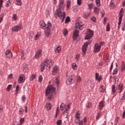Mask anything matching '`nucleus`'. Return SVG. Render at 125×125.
Masks as SVG:
<instances>
[{
	"mask_svg": "<svg viewBox=\"0 0 125 125\" xmlns=\"http://www.w3.org/2000/svg\"><path fill=\"white\" fill-rule=\"evenodd\" d=\"M65 4H64V0H60L59 5V8L57 10L56 15H58V17L62 19V22L64 21L65 19V16H66V14L65 12H63V9Z\"/></svg>",
	"mask_w": 125,
	"mask_h": 125,
	"instance_id": "nucleus-1",
	"label": "nucleus"
},
{
	"mask_svg": "<svg viewBox=\"0 0 125 125\" xmlns=\"http://www.w3.org/2000/svg\"><path fill=\"white\" fill-rule=\"evenodd\" d=\"M55 94V88L52 86H48L46 89L45 96L48 101H53L54 100V95Z\"/></svg>",
	"mask_w": 125,
	"mask_h": 125,
	"instance_id": "nucleus-2",
	"label": "nucleus"
},
{
	"mask_svg": "<svg viewBox=\"0 0 125 125\" xmlns=\"http://www.w3.org/2000/svg\"><path fill=\"white\" fill-rule=\"evenodd\" d=\"M70 107L71 105L67 104L66 105V104L64 103L62 104L60 106L61 110H65L63 112V114L66 119H69L68 116H69V110Z\"/></svg>",
	"mask_w": 125,
	"mask_h": 125,
	"instance_id": "nucleus-3",
	"label": "nucleus"
},
{
	"mask_svg": "<svg viewBox=\"0 0 125 125\" xmlns=\"http://www.w3.org/2000/svg\"><path fill=\"white\" fill-rule=\"evenodd\" d=\"M50 63H52V60L46 59L45 60L44 62L41 64V71L42 72H43L44 70V67L47 66V70L50 69Z\"/></svg>",
	"mask_w": 125,
	"mask_h": 125,
	"instance_id": "nucleus-4",
	"label": "nucleus"
},
{
	"mask_svg": "<svg viewBox=\"0 0 125 125\" xmlns=\"http://www.w3.org/2000/svg\"><path fill=\"white\" fill-rule=\"evenodd\" d=\"M40 25L42 26V29L44 30H50L51 29V23L48 22L47 24H45L43 21H42L40 22Z\"/></svg>",
	"mask_w": 125,
	"mask_h": 125,
	"instance_id": "nucleus-5",
	"label": "nucleus"
},
{
	"mask_svg": "<svg viewBox=\"0 0 125 125\" xmlns=\"http://www.w3.org/2000/svg\"><path fill=\"white\" fill-rule=\"evenodd\" d=\"M90 43H91V41L88 40L87 42H85L83 45L82 48V51L83 55L85 54L86 50H87V46L88 45V44H90Z\"/></svg>",
	"mask_w": 125,
	"mask_h": 125,
	"instance_id": "nucleus-6",
	"label": "nucleus"
},
{
	"mask_svg": "<svg viewBox=\"0 0 125 125\" xmlns=\"http://www.w3.org/2000/svg\"><path fill=\"white\" fill-rule=\"evenodd\" d=\"M75 81V76L74 75L70 76L66 81L67 84L70 85V84H73Z\"/></svg>",
	"mask_w": 125,
	"mask_h": 125,
	"instance_id": "nucleus-7",
	"label": "nucleus"
},
{
	"mask_svg": "<svg viewBox=\"0 0 125 125\" xmlns=\"http://www.w3.org/2000/svg\"><path fill=\"white\" fill-rule=\"evenodd\" d=\"M93 37V31H91L90 29H88L87 31V35L85 37V40H89Z\"/></svg>",
	"mask_w": 125,
	"mask_h": 125,
	"instance_id": "nucleus-8",
	"label": "nucleus"
},
{
	"mask_svg": "<svg viewBox=\"0 0 125 125\" xmlns=\"http://www.w3.org/2000/svg\"><path fill=\"white\" fill-rule=\"evenodd\" d=\"M76 29H79V30H83V23L81 21H78L75 25Z\"/></svg>",
	"mask_w": 125,
	"mask_h": 125,
	"instance_id": "nucleus-9",
	"label": "nucleus"
},
{
	"mask_svg": "<svg viewBox=\"0 0 125 125\" xmlns=\"http://www.w3.org/2000/svg\"><path fill=\"white\" fill-rule=\"evenodd\" d=\"M42 56V50L40 49L35 53V58L36 59H39Z\"/></svg>",
	"mask_w": 125,
	"mask_h": 125,
	"instance_id": "nucleus-10",
	"label": "nucleus"
},
{
	"mask_svg": "<svg viewBox=\"0 0 125 125\" xmlns=\"http://www.w3.org/2000/svg\"><path fill=\"white\" fill-rule=\"evenodd\" d=\"M22 29V25L21 24L16 25L12 28V31L13 32H16V33L20 31Z\"/></svg>",
	"mask_w": 125,
	"mask_h": 125,
	"instance_id": "nucleus-11",
	"label": "nucleus"
},
{
	"mask_svg": "<svg viewBox=\"0 0 125 125\" xmlns=\"http://www.w3.org/2000/svg\"><path fill=\"white\" fill-rule=\"evenodd\" d=\"M101 50V45H100L98 43H96L95 44V46L94 48V52H95V53L99 52V51H100Z\"/></svg>",
	"mask_w": 125,
	"mask_h": 125,
	"instance_id": "nucleus-12",
	"label": "nucleus"
},
{
	"mask_svg": "<svg viewBox=\"0 0 125 125\" xmlns=\"http://www.w3.org/2000/svg\"><path fill=\"white\" fill-rule=\"evenodd\" d=\"M80 117H81V114H80V112L79 111H77L75 115V119L74 120V122L75 124H79L80 123V121H81L80 120Z\"/></svg>",
	"mask_w": 125,
	"mask_h": 125,
	"instance_id": "nucleus-13",
	"label": "nucleus"
},
{
	"mask_svg": "<svg viewBox=\"0 0 125 125\" xmlns=\"http://www.w3.org/2000/svg\"><path fill=\"white\" fill-rule=\"evenodd\" d=\"M5 55L7 58L10 59L12 58V53L10 50H7L5 52Z\"/></svg>",
	"mask_w": 125,
	"mask_h": 125,
	"instance_id": "nucleus-14",
	"label": "nucleus"
},
{
	"mask_svg": "<svg viewBox=\"0 0 125 125\" xmlns=\"http://www.w3.org/2000/svg\"><path fill=\"white\" fill-rule=\"evenodd\" d=\"M79 31L78 29L75 30L73 33V40L74 41H76L78 37H79Z\"/></svg>",
	"mask_w": 125,
	"mask_h": 125,
	"instance_id": "nucleus-15",
	"label": "nucleus"
},
{
	"mask_svg": "<svg viewBox=\"0 0 125 125\" xmlns=\"http://www.w3.org/2000/svg\"><path fill=\"white\" fill-rule=\"evenodd\" d=\"M59 72V67L58 66H54L52 72L53 75H56Z\"/></svg>",
	"mask_w": 125,
	"mask_h": 125,
	"instance_id": "nucleus-16",
	"label": "nucleus"
},
{
	"mask_svg": "<svg viewBox=\"0 0 125 125\" xmlns=\"http://www.w3.org/2000/svg\"><path fill=\"white\" fill-rule=\"evenodd\" d=\"M24 81L25 78H24V76L23 75H21L18 81L19 83H24Z\"/></svg>",
	"mask_w": 125,
	"mask_h": 125,
	"instance_id": "nucleus-17",
	"label": "nucleus"
},
{
	"mask_svg": "<svg viewBox=\"0 0 125 125\" xmlns=\"http://www.w3.org/2000/svg\"><path fill=\"white\" fill-rule=\"evenodd\" d=\"M95 78L96 80H97V81H98V82H101V81L102 80V77H101V76L99 75V74L98 73H96Z\"/></svg>",
	"mask_w": 125,
	"mask_h": 125,
	"instance_id": "nucleus-18",
	"label": "nucleus"
},
{
	"mask_svg": "<svg viewBox=\"0 0 125 125\" xmlns=\"http://www.w3.org/2000/svg\"><path fill=\"white\" fill-rule=\"evenodd\" d=\"M104 106V102L101 101L99 103L98 109H99V110H102Z\"/></svg>",
	"mask_w": 125,
	"mask_h": 125,
	"instance_id": "nucleus-19",
	"label": "nucleus"
},
{
	"mask_svg": "<svg viewBox=\"0 0 125 125\" xmlns=\"http://www.w3.org/2000/svg\"><path fill=\"white\" fill-rule=\"evenodd\" d=\"M123 15L122 13L120 14V17L119 18L118 25H120L122 24V21L123 20Z\"/></svg>",
	"mask_w": 125,
	"mask_h": 125,
	"instance_id": "nucleus-20",
	"label": "nucleus"
},
{
	"mask_svg": "<svg viewBox=\"0 0 125 125\" xmlns=\"http://www.w3.org/2000/svg\"><path fill=\"white\" fill-rule=\"evenodd\" d=\"M125 70V62L123 61L121 64V71L124 72Z\"/></svg>",
	"mask_w": 125,
	"mask_h": 125,
	"instance_id": "nucleus-21",
	"label": "nucleus"
},
{
	"mask_svg": "<svg viewBox=\"0 0 125 125\" xmlns=\"http://www.w3.org/2000/svg\"><path fill=\"white\" fill-rule=\"evenodd\" d=\"M45 30V34L46 37H49V35H50V31H49V29H44Z\"/></svg>",
	"mask_w": 125,
	"mask_h": 125,
	"instance_id": "nucleus-22",
	"label": "nucleus"
},
{
	"mask_svg": "<svg viewBox=\"0 0 125 125\" xmlns=\"http://www.w3.org/2000/svg\"><path fill=\"white\" fill-rule=\"evenodd\" d=\"M94 11L96 14H97V13L100 11V8L99 7H95Z\"/></svg>",
	"mask_w": 125,
	"mask_h": 125,
	"instance_id": "nucleus-23",
	"label": "nucleus"
},
{
	"mask_svg": "<svg viewBox=\"0 0 125 125\" xmlns=\"http://www.w3.org/2000/svg\"><path fill=\"white\" fill-rule=\"evenodd\" d=\"M100 92H104L105 91V87L104 85H101L100 88Z\"/></svg>",
	"mask_w": 125,
	"mask_h": 125,
	"instance_id": "nucleus-24",
	"label": "nucleus"
},
{
	"mask_svg": "<svg viewBox=\"0 0 125 125\" xmlns=\"http://www.w3.org/2000/svg\"><path fill=\"white\" fill-rule=\"evenodd\" d=\"M11 2H12V0H8L6 3V7H8L10 5H11Z\"/></svg>",
	"mask_w": 125,
	"mask_h": 125,
	"instance_id": "nucleus-25",
	"label": "nucleus"
},
{
	"mask_svg": "<svg viewBox=\"0 0 125 125\" xmlns=\"http://www.w3.org/2000/svg\"><path fill=\"white\" fill-rule=\"evenodd\" d=\"M46 107L47 110H50V109H51V104L49 103H47L46 104Z\"/></svg>",
	"mask_w": 125,
	"mask_h": 125,
	"instance_id": "nucleus-26",
	"label": "nucleus"
},
{
	"mask_svg": "<svg viewBox=\"0 0 125 125\" xmlns=\"http://www.w3.org/2000/svg\"><path fill=\"white\" fill-rule=\"evenodd\" d=\"M116 86H115V85H113L112 87V94H115L116 93Z\"/></svg>",
	"mask_w": 125,
	"mask_h": 125,
	"instance_id": "nucleus-27",
	"label": "nucleus"
},
{
	"mask_svg": "<svg viewBox=\"0 0 125 125\" xmlns=\"http://www.w3.org/2000/svg\"><path fill=\"white\" fill-rule=\"evenodd\" d=\"M123 87H124V85H123V84H120L118 87L120 90V93L123 91Z\"/></svg>",
	"mask_w": 125,
	"mask_h": 125,
	"instance_id": "nucleus-28",
	"label": "nucleus"
},
{
	"mask_svg": "<svg viewBox=\"0 0 125 125\" xmlns=\"http://www.w3.org/2000/svg\"><path fill=\"white\" fill-rule=\"evenodd\" d=\"M88 9H89L90 10L92 9V8H93L94 6V5L93 4V3H89L88 5Z\"/></svg>",
	"mask_w": 125,
	"mask_h": 125,
	"instance_id": "nucleus-29",
	"label": "nucleus"
},
{
	"mask_svg": "<svg viewBox=\"0 0 125 125\" xmlns=\"http://www.w3.org/2000/svg\"><path fill=\"white\" fill-rule=\"evenodd\" d=\"M96 3L98 7H99V6L101 5V2L100 1V0H96Z\"/></svg>",
	"mask_w": 125,
	"mask_h": 125,
	"instance_id": "nucleus-30",
	"label": "nucleus"
},
{
	"mask_svg": "<svg viewBox=\"0 0 125 125\" xmlns=\"http://www.w3.org/2000/svg\"><path fill=\"white\" fill-rule=\"evenodd\" d=\"M86 106L87 108H91L92 107V103L88 102L86 104Z\"/></svg>",
	"mask_w": 125,
	"mask_h": 125,
	"instance_id": "nucleus-31",
	"label": "nucleus"
},
{
	"mask_svg": "<svg viewBox=\"0 0 125 125\" xmlns=\"http://www.w3.org/2000/svg\"><path fill=\"white\" fill-rule=\"evenodd\" d=\"M19 88H20V85H17V86L16 87V92L15 93V94L16 95H17V93H18V91H19Z\"/></svg>",
	"mask_w": 125,
	"mask_h": 125,
	"instance_id": "nucleus-32",
	"label": "nucleus"
},
{
	"mask_svg": "<svg viewBox=\"0 0 125 125\" xmlns=\"http://www.w3.org/2000/svg\"><path fill=\"white\" fill-rule=\"evenodd\" d=\"M17 2L16 3V4L17 5H21L22 4V1L21 0H16Z\"/></svg>",
	"mask_w": 125,
	"mask_h": 125,
	"instance_id": "nucleus-33",
	"label": "nucleus"
},
{
	"mask_svg": "<svg viewBox=\"0 0 125 125\" xmlns=\"http://www.w3.org/2000/svg\"><path fill=\"white\" fill-rule=\"evenodd\" d=\"M55 83L57 84L58 86H59V79L56 78L55 80Z\"/></svg>",
	"mask_w": 125,
	"mask_h": 125,
	"instance_id": "nucleus-34",
	"label": "nucleus"
},
{
	"mask_svg": "<svg viewBox=\"0 0 125 125\" xmlns=\"http://www.w3.org/2000/svg\"><path fill=\"white\" fill-rule=\"evenodd\" d=\"M12 19H13V20L14 21H16V20H17V15L15 14H14L12 17Z\"/></svg>",
	"mask_w": 125,
	"mask_h": 125,
	"instance_id": "nucleus-35",
	"label": "nucleus"
},
{
	"mask_svg": "<svg viewBox=\"0 0 125 125\" xmlns=\"http://www.w3.org/2000/svg\"><path fill=\"white\" fill-rule=\"evenodd\" d=\"M110 24L107 23V25L106 27V32H110Z\"/></svg>",
	"mask_w": 125,
	"mask_h": 125,
	"instance_id": "nucleus-36",
	"label": "nucleus"
},
{
	"mask_svg": "<svg viewBox=\"0 0 125 125\" xmlns=\"http://www.w3.org/2000/svg\"><path fill=\"white\" fill-rule=\"evenodd\" d=\"M36 79V75L32 74L30 78V81H34V80H35Z\"/></svg>",
	"mask_w": 125,
	"mask_h": 125,
	"instance_id": "nucleus-37",
	"label": "nucleus"
},
{
	"mask_svg": "<svg viewBox=\"0 0 125 125\" xmlns=\"http://www.w3.org/2000/svg\"><path fill=\"white\" fill-rule=\"evenodd\" d=\"M40 37H41V34L38 33L35 37V40L36 41H38V40H39V38H40Z\"/></svg>",
	"mask_w": 125,
	"mask_h": 125,
	"instance_id": "nucleus-38",
	"label": "nucleus"
},
{
	"mask_svg": "<svg viewBox=\"0 0 125 125\" xmlns=\"http://www.w3.org/2000/svg\"><path fill=\"white\" fill-rule=\"evenodd\" d=\"M118 124H119V117H117L115 118V125H118Z\"/></svg>",
	"mask_w": 125,
	"mask_h": 125,
	"instance_id": "nucleus-39",
	"label": "nucleus"
},
{
	"mask_svg": "<svg viewBox=\"0 0 125 125\" xmlns=\"http://www.w3.org/2000/svg\"><path fill=\"white\" fill-rule=\"evenodd\" d=\"M55 50L56 52H58V53H59L60 51H61V47L58 46Z\"/></svg>",
	"mask_w": 125,
	"mask_h": 125,
	"instance_id": "nucleus-40",
	"label": "nucleus"
},
{
	"mask_svg": "<svg viewBox=\"0 0 125 125\" xmlns=\"http://www.w3.org/2000/svg\"><path fill=\"white\" fill-rule=\"evenodd\" d=\"M12 88V84H9L7 87V91H10V89Z\"/></svg>",
	"mask_w": 125,
	"mask_h": 125,
	"instance_id": "nucleus-41",
	"label": "nucleus"
},
{
	"mask_svg": "<svg viewBox=\"0 0 125 125\" xmlns=\"http://www.w3.org/2000/svg\"><path fill=\"white\" fill-rule=\"evenodd\" d=\"M68 34V30H67V29H63V36H66Z\"/></svg>",
	"mask_w": 125,
	"mask_h": 125,
	"instance_id": "nucleus-42",
	"label": "nucleus"
},
{
	"mask_svg": "<svg viewBox=\"0 0 125 125\" xmlns=\"http://www.w3.org/2000/svg\"><path fill=\"white\" fill-rule=\"evenodd\" d=\"M118 73V68L116 67V68H115L113 72L112 73V75H116Z\"/></svg>",
	"mask_w": 125,
	"mask_h": 125,
	"instance_id": "nucleus-43",
	"label": "nucleus"
},
{
	"mask_svg": "<svg viewBox=\"0 0 125 125\" xmlns=\"http://www.w3.org/2000/svg\"><path fill=\"white\" fill-rule=\"evenodd\" d=\"M24 121H25V119H24V118H22L20 119V125H22V124L24 123Z\"/></svg>",
	"mask_w": 125,
	"mask_h": 125,
	"instance_id": "nucleus-44",
	"label": "nucleus"
},
{
	"mask_svg": "<svg viewBox=\"0 0 125 125\" xmlns=\"http://www.w3.org/2000/svg\"><path fill=\"white\" fill-rule=\"evenodd\" d=\"M67 8H69V7H70V6H71V1H70L69 0L67 1Z\"/></svg>",
	"mask_w": 125,
	"mask_h": 125,
	"instance_id": "nucleus-45",
	"label": "nucleus"
},
{
	"mask_svg": "<svg viewBox=\"0 0 125 125\" xmlns=\"http://www.w3.org/2000/svg\"><path fill=\"white\" fill-rule=\"evenodd\" d=\"M100 117H101V114H100V113H98L96 117V120H99Z\"/></svg>",
	"mask_w": 125,
	"mask_h": 125,
	"instance_id": "nucleus-46",
	"label": "nucleus"
},
{
	"mask_svg": "<svg viewBox=\"0 0 125 125\" xmlns=\"http://www.w3.org/2000/svg\"><path fill=\"white\" fill-rule=\"evenodd\" d=\"M19 113L20 115H23V108H20Z\"/></svg>",
	"mask_w": 125,
	"mask_h": 125,
	"instance_id": "nucleus-47",
	"label": "nucleus"
},
{
	"mask_svg": "<svg viewBox=\"0 0 125 125\" xmlns=\"http://www.w3.org/2000/svg\"><path fill=\"white\" fill-rule=\"evenodd\" d=\"M110 5L111 7H114L115 6V3L114 2V1H111Z\"/></svg>",
	"mask_w": 125,
	"mask_h": 125,
	"instance_id": "nucleus-48",
	"label": "nucleus"
},
{
	"mask_svg": "<svg viewBox=\"0 0 125 125\" xmlns=\"http://www.w3.org/2000/svg\"><path fill=\"white\" fill-rule=\"evenodd\" d=\"M69 22H70V17H67L65 20V23L67 24V23H69Z\"/></svg>",
	"mask_w": 125,
	"mask_h": 125,
	"instance_id": "nucleus-49",
	"label": "nucleus"
},
{
	"mask_svg": "<svg viewBox=\"0 0 125 125\" xmlns=\"http://www.w3.org/2000/svg\"><path fill=\"white\" fill-rule=\"evenodd\" d=\"M72 68L74 70H77V64L76 63H73L72 65Z\"/></svg>",
	"mask_w": 125,
	"mask_h": 125,
	"instance_id": "nucleus-50",
	"label": "nucleus"
},
{
	"mask_svg": "<svg viewBox=\"0 0 125 125\" xmlns=\"http://www.w3.org/2000/svg\"><path fill=\"white\" fill-rule=\"evenodd\" d=\"M38 82L39 83L42 82V76H39Z\"/></svg>",
	"mask_w": 125,
	"mask_h": 125,
	"instance_id": "nucleus-51",
	"label": "nucleus"
},
{
	"mask_svg": "<svg viewBox=\"0 0 125 125\" xmlns=\"http://www.w3.org/2000/svg\"><path fill=\"white\" fill-rule=\"evenodd\" d=\"M61 124H62V121L61 120H58L57 122V125H61Z\"/></svg>",
	"mask_w": 125,
	"mask_h": 125,
	"instance_id": "nucleus-52",
	"label": "nucleus"
},
{
	"mask_svg": "<svg viewBox=\"0 0 125 125\" xmlns=\"http://www.w3.org/2000/svg\"><path fill=\"white\" fill-rule=\"evenodd\" d=\"M82 81V78L80 76L77 77V82L78 83H80Z\"/></svg>",
	"mask_w": 125,
	"mask_h": 125,
	"instance_id": "nucleus-53",
	"label": "nucleus"
},
{
	"mask_svg": "<svg viewBox=\"0 0 125 125\" xmlns=\"http://www.w3.org/2000/svg\"><path fill=\"white\" fill-rule=\"evenodd\" d=\"M77 4L81 5L82 4V0H77Z\"/></svg>",
	"mask_w": 125,
	"mask_h": 125,
	"instance_id": "nucleus-54",
	"label": "nucleus"
},
{
	"mask_svg": "<svg viewBox=\"0 0 125 125\" xmlns=\"http://www.w3.org/2000/svg\"><path fill=\"white\" fill-rule=\"evenodd\" d=\"M0 23L1 22H2V20H3V16L2 15H0Z\"/></svg>",
	"mask_w": 125,
	"mask_h": 125,
	"instance_id": "nucleus-55",
	"label": "nucleus"
},
{
	"mask_svg": "<svg viewBox=\"0 0 125 125\" xmlns=\"http://www.w3.org/2000/svg\"><path fill=\"white\" fill-rule=\"evenodd\" d=\"M79 58H80V54H77L76 56V59L77 61H78V60H79Z\"/></svg>",
	"mask_w": 125,
	"mask_h": 125,
	"instance_id": "nucleus-56",
	"label": "nucleus"
},
{
	"mask_svg": "<svg viewBox=\"0 0 125 125\" xmlns=\"http://www.w3.org/2000/svg\"><path fill=\"white\" fill-rule=\"evenodd\" d=\"M91 20L93 22H96V18L95 17L92 18Z\"/></svg>",
	"mask_w": 125,
	"mask_h": 125,
	"instance_id": "nucleus-57",
	"label": "nucleus"
},
{
	"mask_svg": "<svg viewBox=\"0 0 125 125\" xmlns=\"http://www.w3.org/2000/svg\"><path fill=\"white\" fill-rule=\"evenodd\" d=\"M21 99H22V101H25V100H26V96H23L22 97H21Z\"/></svg>",
	"mask_w": 125,
	"mask_h": 125,
	"instance_id": "nucleus-58",
	"label": "nucleus"
},
{
	"mask_svg": "<svg viewBox=\"0 0 125 125\" xmlns=\"http://www.w3.org/2000/svg\"><path fill=\"white\" fill-rule=\"evenodd\" d=\"M84 123L85 124L87 122V118L86 117H84L83 119Z\"/></svg>",
	"mask_w": 125,
	"mask_h": 125,
	"instance_id": "nucleus-59",
	"label": "nucleus"
},
{
	"mask_svg": "<svg viewBox=\"0 0 125 125\" xmlns=\"http://www.w3.org/2000/svg\"><path fill=\"white\" fill-rule=\"evenodd\" d=\"M78 124H79V125H83V121H79Z\"/></svg>",
	"mask_w": 125,
	"mask_h": 125,
	"instance_id": "nucleus-60",
	"label": "nucleus"
},
{
	"mask_svg": "<svg viewBox=\"0 0 125 125\" xmlns=\"http://www.w3.org/2000/svg\"><path fill=\"white\" fill-rule=\"evenodd\" d=\"M107 21V19L106 18H104V24L105 25L106 24V22Z\"/></svg>",
	"mask_w": 125,
	"mask_h": 125,
	"instance_id": "nucleus-61",
	"label": "nucleus"
},
{
	"mask_svg": "<svg viewBox=\"0 0 125 125\" xmlns=\"http://www.w3.org/2000/svg\"><path fill=\"white\" fill-rule=\"evenodd\" d=\"M112 69H113V62L111 63V65L110 66V72H112Z\"/></svg>",
	"mask_w": 125,
	"mask_h": 125,
	"instance_id": "nucleus-62",
	"label": "nucleus"
},
{
	"mask_svg": "<svg viewBox=\"0 0 125 125\" xmlns=\"http://www.w3.org/2000/svg\"><path fill=\"white\" fill-rule=\"evenodd\" d=\"M106 62H109V57L106 56Z\"/></svg>",
	"mask_w": 125,
	"mask_h": 125,
	"instance_id": "nucleus-63",
	"label": "nucleus"
},
{
	"mask_svg": "<svg viewBox=\"0 0 125 125\" xmlns=\"http://www.w3.org/2000/svg\"><path fill=\"white\" fill-rule=\"evenodd\" d=\"M123 118L124 119H125V111L123 112Z\"/></svg>",
	"mask_w": 125,
	"mask_h": 125,
	"instance_id": "nucleus-64",
	"label": "nucleus"
}]
</instances>
